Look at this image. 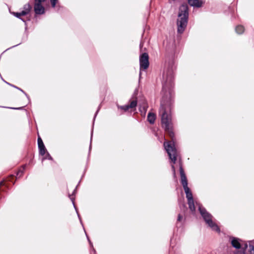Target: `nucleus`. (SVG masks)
<instances>
[{
    "instance_id": "nucleus-23",
    "label": "nucleus",
    "mask_w": 254,
    "mask_h": 254,
    "mask_svg": "<svg viewBox=\"0 0 254 254\" xmlns=\"http://www.w3.org/2000/svg\"><path fill=\"white\" fill-rule=\"evenodd\" d=\"M183 219V216L181 214H179L178 216L177 222H181ZM178 222L177 223V226L178 227Z\"/></svg>"
},
{
    "instance_id": "nucleus-19",
    "label": "nucleus",
    "mask_w": 254,
    "mask_h": 254,
    "mask_svg": "<svg viewBox=\"0 0 254 254\" xmlns=\"http://www.w3.org/2000/svg\"><path fill=\"white\" fill-rule=\"evenodd\" d=\"M26 166V165H23L22 166V168L20 169L17 172V174H16V178H20V177H21L22 176L23 172H24V170L25 169Z\"/></svg>"
},
{
    "instance_id": "nucleus-20",
    "label": "nucleus",
    "mask_w": 254,
    "mask_h": 254,
    "mask_svg": "<svg viewBox=\"0 0 254 254\" xmlns=\"http://www.w3.org/2000/svg\"><path fill=\"white\" fill-rule=\"evenodd\" d=\"M12 14L15 17H16L21 19L23 22H25V20L24 19L21 18V16H24V14H22L21 11L20 12H13L12 13Z\"/></svg>"
},
{
    "instance_id": "nucleus-27",
    "label": "nucleus",
    "mask_w": 254,
    "mask_h": 254,
    "mask_svg": "<svg viewBox=\"0 0 254 254\" xmlns=\"http://www.w3.org/2000/svg\"><path fill=\"white\" fill-rule=\"evenodd\" d=\"M45 0H35V3L41 4L42 2H44Z\"/></svg>"
},
{
    "instance_id": "nucleus-18",
    "label": "nucleus",
    "mask_w": 254,
    "mask_h": 254,
    "mask_svg": "<svg viewBox=\"0 0 254 254\" xmlns=\"http://www.w3.org/2000/svg\"><path fill=\"white\" fill-rule=\"evenodd\" d=\"M245 28L243 25H237L235 28L236 32L238 34H242L244 32Z\"/></svg>"
},
{
    "instance_id": "nucleus-29",
    "label": "nucleus",
    "mask_w": 254,
    "mask_h": 254,
    "mask_svg": "<svg viewBox=\"0 0 254 254\" xmlns=\"http://www.w3.org/2000/svg\"><path fill=\"white\" fill-rule=\"evenodd\" d=\"M8 84L9 85H10V86H13V87L16 88H17V89H18L19 90H20V91H22V92H23L25 95H26V93L23 91V90H22V89H21L20 88H18V87H16V86H14V85H11V84H9V83H8Z\"/></svg>"
},
{
    "instance_id": "nucleus-28",
    "label": "nucleus",
    "mask_w": 254,
    "mask_h": 254,
    "mask_svg": "<svg viewBox=\"0 0 254 254\" xmlns=\"http://www.w3.org/2000/svg\"><path fill=\"white\" fill-rule=\"evenodd\" d=\"M8 84L9 85H10V86H13V87L16 88H17V89H18L19 90H20V91H22V92H23L25 95H26V93L23 91V90H22V89H21L20 88H18V87H16V86H14V85H11V84H9V83H8Z\"/></svg>"
},
{
    "instance_id": "nucleus-26",
    "label": "nucleus",
    "mask_w": 254,
    "mask_h": 254,
    "mask_svg": "<svg viewBox=\"0 0 254 254\" xmlns=\"http://www.w3.org/2000/svg\"><path fill=\"white\" fill-rule=\"evenodd\" d=\"M57 0H50L51 2V4H52V6L53 7H55L56 4L57 3Z\"/></svg>"
},
{
    "instance_id": "nucleus-24",
    "label": "nucleus",
    "mask_w": 254,
    "mask_h": 254,
    "mask_svg": "<svg viewBox=\"0 0 254 254\" xmlns=\"http://www.w3.org/2000/svg\"><path fill=\"white\" fill-rule=\"evenodd\" d=\"M44 159L52 160V157L51 156L49 153H47V154L46 155V156L43 158L42 161H43Z\"/></svg>"
},
{
    "instance_id": "nucleus-30",
    "label": "nucleus",
    "mask_w": 254,
    "mask_h": 254,
    "mask_svg": "<svg viewBox=\"0 0 254 254\" xmlns=\"http://www.w3.org/2000/svg\"><path fill=\"white\" fill-rule=\"evenodd\" d=\"M180 208H184L185 209H187V206L185 203H183L182 204L180 205Z\"/></svg>"
},
{
    "instance_id": "nucleus-25",
    "label": "nucleus",
    "mask_w": 254,
    "mask_h": 254,
    "mask_svg": "<svg viewBox=\"0 0 254 254\" xmlns=\"http://www.w3.org/2000/svg\"><path fill=\"white\" fill-rule=\"evenodd\" d=\"M250 254H254V246L250 245V250H249Z\"/></svg>"
},
{
    "instance_id": "nucleus-16",
    "label": "nucleus",
    "mask_w": 254,
    "mask_h": 254,
    "mask_svg": "<svg viewBox=\"0 0 254 254\" xmlns=\"http://www.w3.org/2000/svg\"><path fill=\"white\" fill-rule=\"evenodd\" d=\"M156 119V115L149 112L147 115V121L150 124H153Z\"/></svg>"
},
{
    "instance_id": "nucleus-22",
    "label": "nucleus",
    "mask_w": 254,
    "mask_h": 254,
    "mask_svg": "<svg viewBox=\"0 0 254 254\" xmlns=\"http://www.w3.org/2000/svg\"><path fill=\"white\" fill-rule=\"evenodd\" d=\"M144 117H145V114L146 113L147 108H148V105L147 104L146 101L144 99Z\"/></svg>"
},
{
    "instance_id": "nucleus-8",
    "label": "nucleus",
    "mask_w": 254,
    "mask_h": 254,
    "mask_svg": "<svg viewBox=\"0 0 254 254\" xmlns=\"http://www.w3.org/2000/svg\"><path fill=\"white\" fill-rule=\"evenodd\" d=\"M38 145L39 149V154L42 156L44 155L46 152V148L45 147L44 143L41 137L38 138Z\"/></svg>"
},
{
    "instance_id": "nucleus-2",
    "label": "nucleus",
    "mask_w": 254,
    "mask_h": 254,
    "mask_svg": "<svg viewBox=\"0 0 254 254\" xmlns=\"http://www.w3.org/2000/svg\"><path fill=\"white\" fill-rule=\"evenodd\" d=\"M189 16V6L186 3H182L179 8L177 21V32L182 34L187 27Z\"/></svg>"
},
{
    "instance_id": "nucleus-15",
    "label": "nucleus",
    "mask_w": 254,
    "mask_h": 254,
    "mask_svg": "<svg viewBox=\"0 0 254 254\" xmlns=\"http://www.w3.org/2000/svg\"><path fill=\"white\" fill-rule=\"evenodd\" d=\"M31 8V6L29 3L25 4L23 6V10L21 11L22 14H24V15L28 14L30 12Z\"/></svg>"
},
{
    "instance_id": "nucleus-7",
    "label": "nucleus",
    "mask_w": 254,
    "mask_h": 254,
    "mask_svg": "<svg viewBox=\"0 0 254 254\" xmlns=\"http://www.w3.org/2000/svg\"><path fill=\"white\" fill-rule=\"evenodd\" d=\"M188 4L193 7H201L205 3L204 0H188Z\"/></svg>"
},
{
    "instance_id": "nucleus-21",
    "label": "nucleus",
    "mask_w": 254,
    "mask_h": 254,
    "mask_svg": "<svg viewBox=\"0 0 254 254\" xmlns=\"http://www.w3.org/2000/svg\"><path fill=\"white\" fill-rule=\"evenodd\" d=\"M75 191H76V190L75 189L72 194H69V197L70 199L72 201L74 207H75L74 202V197L73 196V195L75 192ZM75 208L76 209V208Z\"/></svg>"
},
{
    "instance_id": "nucleus-5",
    "label": "nucleus",
    "mask_w": 254,
    "mask_h": 254,
    "mask_svg": "<svg viewBox=\"0 0 254 254\" xmlns=\"http://www.w3.org/2000/svg\"><path fill=\"white\" fill-rule=\"evenodd\" d=\"M179 171L181 176V182L183 187V188L186 187H188L187 178L183 169L181 161H180L179 162Z\"/></svg>"
},
{
    "instance_id": "nucleus-3",
    "label": "nucleus",
    "mask_w": 254,
    "mask_h": 254,
    "mask_svg": "<svg viewBox=\"0 0 254 254\" xmlns=\"http://www.w3.org/2000/svg\"><path fill=\"white\" fill-rule=\"evenodd\" d=\"M229 241L232 246L237 250L235 252V254H246V252L248 249L247 243H243L240 239L233 236H229Z\"/></svg>"
},
{
    "instance_id": "nucleus-14",
    "label": "nucleus",
    "mask_w": 254,
    "mask_h": 254,
    "mask_svg": "<svg viewBox=\"0 0 254 254\" xmlns=\"http://www.w3.org/2000/svg\"><path fill=\"white\" fill-rule=\"evenodd\" d=\"M184 190L186 193L187 199L191 200L192 199H193V196L190 189L188 187H186L185 188H184Z\"/></svg>"
},
{
    "instance_id": "nucleus-10",
    "label": "nucleus",
    "mask_w": 254,
    "mask_h": 254,
    "mask_svg": "<svg viewBox=\"0 0 254 254\" xmlns=\"http://www.w3.org/2000/svg\"><path fill=\"white\" fill-rule=\"evenodd\" d=\"M137 105V101L136 99L131 101L129 105H126L122 106H118V108H120L125 111L128 110L129 109H133L135 108Z\"/></svg>"
},
{
    "instance_id": "nucleus-17",
    "label": "nucleus",
    "mask_w": 254,
    "mask_h": 254,
    "mask_svg": "<svg viewBox=\"0 0 254 254\" xmlns=\"http://www.w3.org/2000/svg\"><path fill=\"white\" fill-rule=\"evenodd\" d=\"M189 207L191 212H195V208L194 204L193 199L188 200Z\"/></svg>"
},
{
    "instance_id": "nucleus-33",
    "label": "nucleus",
    "mask_w": 254,
    "mask_h": 254,
    "mask_svg": "<svg viewBox=\"0 0 254 254\" xmlns=\"http://www.w3.org/2000/svg\"><path fill=\"white\" fill-rule=\"evenodd\" d=\"M88 239H89L88 238ZM88 241H89V243H90V246H91V247H93L92 244L91 243V242H90V241L89 240H88Z\"/></svg>"
},
{
    "instance_id": "nucleus-36",
    "label": "nucleus",
    "mask_w": 254,
    "mask_h": 254,
    "mask_svg": "<svg viewBox=\"0 0 254 254\" xmlns=\"http://www.w3.org/2000/svg\"><path fill=\"white\" fill-rule=\"evenodd\" d=\"M146 50V48H144L143 50L145 51Z\"/></svg>"
},
{
    "instance_id": "nucleus-1",
    "label": "nucleus",
    "mask_w": 254,
    "mask_h": 254,
    "mask_svg": "<svg viewBox=\"0 0 254 254\" xmlns=\"http://www.w3.org/2000/svg\"><path fill=\"white\" fill-rule=\"evenodd\" d=\"M170 50L169 47L166 48V57L164 67L162 72V97L160 102L159 114L161 116V124L165 130L168 132L172 140L175 137L173 132L171 111L174 103V79L175 70L176 66L174 59L175 50L173 44Z\"/></svg>"
},
{
    "instance_id": "nucleus-4",
    "label": "nucleus",
    "mask_w": 254,
    "mask_h": 254,
    "mask_svg": "<svg viewBox=\"0 0 254 254\" xmlns=\"http://www.w3.org/2000/svg\"><path fill=\"white\" fill-rule=\"evenodd\" d=\"M165 149L173 164H175L177 160V150L175 147L174 142H168L164 144Z\"/></svg>"
},
{
    "instance_id": "nucleus-9",
    "label": "nucleus",
    "mask_w": 254,
    "mask_h": 254,
    "mask_svg": "<svg viewBox=\"0 0 254 254\" xmlns=\"http://www.w3.org/2000/svg\"><path fill=\"white\" fill-rule=\"evenodd\" d=\"M34 10L37 15H41L45 13V8L42 4L34 3Z\"/></svg>"
},
{
    "instance_id": "nucleus-34",
    "label": "nucleus",
    "mask_w": 254,
    "mask_h": 254,
    "mask_svg": "<svg viewBox=\"0 0 254 254\" xmlns=\"http://www.w3.org/2000/svg\"><path fill=\"white\" fill-rule=\"evenodd\" d=\"M92 252L94 254L95 253V250L94 249H93Z\"/></svg>"
},
{
    "instance_id": "nucleus-32",
    "label": "nucleus",
    "mask_w": 254,
    "mask_h": 254,
    "mask_svg": "<svg viewBox=\"0 0 254 254\" xmlns=\"http://www.w3.org/2000/svg\"><path fill=\"white\" fill-rule=\"evenodd\" d=\"M172 169L173 171L174 175L175 176V175H176L175 168L173 165H172Z\"/></svg>"
},
{
    "instance_id": "nucleus-35",
    "label": "nucleus",
    "mask_w": 254,
    "mask_h": 254,
    "mask_svg": "<svg viewBox=\"0 0 254 254\" xmlns=\"http://www.w3.org/2000/svg\"><path fill=\"white\" fill-rule=\"evenodd\" d=\"M98 110L97 111V112H96V114H95V116H96L97 114V112H98Z\"/></svg>"
},
{
    "instance_id": "nucleus-37",
    "label": "nucleus",
    "mask_w": 254,
    "mask_h": 254,
    "mask_svg": "<svg viewBox=\"0 0 254 254\" xmlns=\"http://www.w3.org/2000/svg\"><path fill=\"white\" fill-rule=\"evenodd\" d=\"M15 109H19V108H15Z\"/></svg>"
},
{
    "instance_id": "nucleus-31",
    "label": "nucleus",
    "mask_w": 254,
    "mask_h": 254,
    "mask_svg": "<svg viewBox=\"0 0 254 254\" xmlns=\"http://www.w3.org/2000/svg\"><path fill=\"white\" fill-rule=\"evenodd\" d=\"M14 177V176L13 175H11L10 176H9L8 178H7V181L8 182H11L12 181V179Z\"/></svg>"
},
{
    "instance_id": "nucleus-6",
    "label": "nucleus",
    "mask_w": 254,
    "mask_h": 254,
    "mask_svg": "<svg viewBox=\"0 0 254 254\" xmlns=\"http://www.w3.org/2000/svg\"><path fill=\"white\" fill-rule=\"evenodd\" d=\"M198 210L206 223H207V220H209L212 218V215L209 213L204 207L201 206H199Z\"/></svg>"
},
{
    "instance_id": "nucleus-13",
    "label": "nucleus",
    "mask_w": 254,
    "mask_h": 254,
    "mask_svg": "<svg viewBox=\"0 0 254 254\" xmlns=\"http://www.w3.org/2000/svg\"><path fill=\"white\" fill-rule=\"evenodd\" d=\"M142 42L140 44V53L139 55V64H140V73H139V80L141 79V71L143 69V53L141 52Z\"/></svg>"
},
{
    "instance_id": "nucleus-11",
    "label": "nucleus",
    "mask_w": 254,
    "mask_h": 254,
    "mask_svg": "<svg viewBox=\"0 0 254 254\" xmlns=\"http://www.w3.org/2000/svg\"><path fill=\"white\" fill-rule=\"evenodd\" d=\"M206 224L213 230L218 233L220 232V229L218 226L212 221V219L207 220Z\"/></svg>"
},
{
    "instance_id": "nucleus-12",
    "label": "nucleus",
    "mask_w": 254,
    "mask_h": 254,
    "mask_svg": "<svg viewBox=\"0 0 254 254\" xmlns=\"http://www.w3.org/2000/svg\"><path fill=\"white\" fill-rule=\"evenodd\" d=\"M149 55L147 53L144 52V72H145L149 65Z\"/></svg>"
}]
</instances>
